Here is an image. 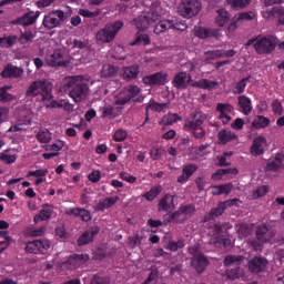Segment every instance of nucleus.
Segmentation results:
<instances>
[{"instance_id":"nucleus-42","label":"nucleus","mask_w":284,"mask_h":284,"mask_svg":"<svg viewBox=\"0 0 284 284\" xmlns=\"http://www.w3.org/2000/svg\"><path fill=\"white\" fill-rule=\"evenodd\" d=\"M178 121H183V118L179 113H168L162 119L163 125H174Z\"/></svg>"},{"instance_id":"nucleus-44","label":"nucleus","mask_w":284,"mask_h":284,"mask_svg":"<svg viewBox=\"0 0 284 284\" xmlns=\"http://www.w3.org/2000/svg\"><path fill=\"white\" fill-rule=\"evenodd\" d=\"M37 37V33L32 31H24L21 32L20 37L18 38V42H20L21 45H26V43H31V41H34V38Z\"/></svg>"},{"instance_id":"nucleus-63","label":"nucleus","mask_w":284,"mask_h":284,"mask_svg":"<svg viewBox=\"0 0 284 284\" xmlns=\"http://www.w3.org/2000/svg\"><path fill=\"white\" fill-rule=\"evenodd\" d=\"M195 34L199 39H210V28L199 27Z\"/></svg>"},{"instance_id":"nucleus-19","label":"nucleus","mask_w":284,"mask_h":284,"mask_svg":"<svg viewBox=\"0 0 284 284\" xmlns=\"http://www.w3.org/2000/svg\"><path fill=\"white\" fill-rule=\"evenodd\" d=\"M199 170V165H196L195 163H189L185 164L182 168V174L180 176H178V183H187L190 181V178L197 172Z\"/></svg>"},{"instance_id":"nucleus-38","label":"nucleus","mask_w":284,"mask_h":284,"mask_svg":"<svg viewBox=\"0 0 284 284\" xmlns=\"http://www.w3.org/2000/svg\"><path fill=\"white\" fill-rule=\"evenodd\" d=\"M217 139L222 145H225L226 143H230V141H234V139H236V133L230 130H221L217 134Z\"/></svg>"},{"instance_id":"nucleus-2","label":"nucleus","mask_w":284,"mask_h":284,"mask_svg":"<svg viewBox=\"0 0 284 284\" xmlns=\"http://www.w3.org/2000/svg\"><path fill=\"white\" fill-rule=\"evenodd\" d=\"M141 94V88L130 84L124 87L114 100V105H126L131 101L133 103H143V97Z\"/></svg>"},{"instance_id":"nucleus-33","label":"nucleus","mask_w":284,"mask_h":284,"mask_svg":"<svg viewBox=\"0 0 284 284\" xmlns=\"http://www.w3.org/2000/svg\"><path fill=\"white\" fill-rule=\"evenodd\" d=\"M225 214V207L220 202L217 204V207L211 209L207 215L204 216V223H207V221H214V219H219V216H223Z\"/></svg>"},{"instance_id":"nucleus-35","label":"nucleus","mask_w":284,"mask_h":284,"mask_svg":"<svg viewBox=\"0 0 284 284\" xmlns=\"http://www.w3.org/2000/svg\"><path fill=\"white\" fill-rule=\"evenodd\" d=\"M216 18H215V23L220 28H223L227 21H230V12H227V9L222 8L216 11Z\"/></svg>"},{"instance_id":"nucleus-11","label":"nucleus","mask_w":284,"mask_h":284,"mask_svg":"<svg viewBox=\"0 0 284 284\" xmlns=\"http://www.w3.org/2000/svg\"><path fill=\"white\" fill-rule=\"evenodd\" d=\"M192 83V74L181 71L176 73L173 78L172 84L176 90H187V85Z\"/></svg>"},{"instance_id":"nucleus-59","label":"nucleus","mask_w":284,"mask_h":284,"mask_svg":"<svg viewBox=\"0 0 284 284\" xmlns=\"http://www.w3.org/2000/svg\"><path fill=\"white\" fill-rule=\"evenodd\" d=\"M268 192H270V186L262 185L254 191L253 196H254V199H261V197L265 196V194H267Z\"/></svg>"},{"instance_id":"nucleus-15","label":"nucleus","mask_w":284,"mask_h":284,"mask_svg":"<svg viewBox=\"0 0 284 284\" xmlns=\"http://www.w3.org/2000/svg\"><path fill=\"white\" fill-rule=\"evenodd\" d=\"M168 108H170V103H159L154 101V99H151L145 106V120L142 125H145V123L150 121V110H152V112H165Z\"/></svg>"},{"instance_id":"nucleus-9","label":"nucleus","mask_w":284,"mask_h":284,"mask_svg":"<svg viewBox=\"0 0 284 284\" xmlns=\"http://www.w3.org/2000/svg\"><path fill=\"white\" fill-rule=\"evenodd\" d=\"M45 63L50 68H64L70 62L68 61L65 50L55 49L52 53L47 54Z\"/></svg>"},{"instance_id":"nucleus-41","label":"nucleus","mask_w":284,"mask_h":284,"mask_svg":"<svg viewBox=\"0 0 284 284\" xmlns=\"http://www.w3.org/2000/svg\"><path fill=\"white\" fill-rule=\"evenodd\" d=\"M161 192H163V186L155 185L150 191L145 192L142 197L146 199L149 202H152L154 199H156V196H159V194H161Z\"/></svg>"},{"instance_id":"nucleus-49","label":"nucleus","mask_w":284,"mask_h":284,"mask_svg":"<svg viewBox=\"0 0 284 284\" xmlns=\"http://www.w3.org/2000/svg\"><path fill=\"white\" fill-rule=\"evenodd\" d=\"M226 2L231 8L243 10L252 3V0H226Z\"/></svg>"},{"instance_id":"nucleus-31","label":"nucleus","mask_w":284,"mask_h":284,"mask_svg":"<svg viewBox=\"0 0 284 284\" xmlns=\"http://www.w3.org/2000/svg\"><path fill=\"white\" fill-rule=\"evenodd\" d=\"M63 108L67 112L72 109V104L68 100L61 99V100H52L50 103L45 104L47 110H59Z\"/></svg>"},{"instance_id":"nucleus-26","label":"nucleus","mask_w":284,"mask_h":284,"mask_svg":"<svg viewBox=\"0 0 284 284\" xmlns=\"http://www.w3.org/2000/svg\"><path fill=\"white\" fill-rule=\"evenodd\" d=\"M39 14H41V12L39 11L27 12L22 17H19L17 19V23L18 26H32V23H36L37 20L39 19Z\"/></svg>"},{"instance_id":"nucleus-27","label":"nucleus","mask_w":284,"mask_h":284,"mask_svg":"<svg viewBox=\"0 0 284 284\" xmlns=\"http://www.w3.org/2000/svg\"><path fill=\"white\" fill-rule=\"evenodd\" d=\"M90 261L89 254H73L70 255L67 260L69 265H73V267H81V265H85L87 262Z\"/></svg>"},{"instance_id":"nucleus-48","label":"nucleus","mask_w":284,"mask_h":284,"mask_svg":"<svg viewBox=\"0 0 284 284\" xmlns=\"http://www.w3.org/2000/svg\"><path fill=\"white\" fill-rule=\"evenodd\" d=\"M204 57L206 61H215V59H222V57H225V51L223 50H212L204 52Z\"/></svg>"},{"instance_id":"nucleus-43","label":"nucleus","mask_w":284,"mask_h":284,"mask_svg":"<svg viewBox=\"0 0 284 284\" xmlns=\"http://www.w3.org/2000/svg\"><path fill=\"white\" fill-rule=\"evenodd\" d=\"M180 210L182 211V214L186 221L192 219V216H194L196 213V206H194V204L181 205Z\"/></svg>"},{"instance_id":"nucleus-29","label":"nucleus","mask_w":284,"mask_h":284,"mask_svg":"<svg viewBox=\"0 0 284 284\" xmlns=\"http://www.w3.org/2000/svg\"><path fill=\"white\" fill-rule=\"evenodd\" d=\"M139 72H141V67L139 64H133L131 67H124L122 69V77L126 81L132 79H136L139 77Z\"/></svg>"},{"instance_id":"nucleus-46","label":"nucleus","mask_w":284,"mask_h":284,"mask_svg":"<svg viewBox=\"0 0 284 284\" xmlns=\"http://www.w3.org/2000/svg\"><path fill=\"white\" fill-rule=\"evenodd\" d=\"M36 138L39 143H50L52 133H50V131L47 129H42L37 133Z\"/></svg>"},{"instance_id":"nucleus-57","label":"nucleus","mask_w":284,"mask_h":284,"mask_svg":"<svg viewBox=\"0 0 284 284\" xmlns=\"http://www.w3.org/2000/svg\"><path fill=\"white\" fill-rule=\"evenodd\" d=\"M102 116L103 119H116L119 114L114 111V106H104L102 108Z\"/></svg>"},{"instance_id":"nucleus-14","label":"nucleus","mask_w":284,"mask_h":284,"mask_svg":"<svg viewBox=\"0 0 284 284\" xmlns=\"http://www.w3.org/2000/svg\"><path fill=\"white\" fill-rule=\"evenodd\" d=\"M48 85V81L45 80H37L31 83V85L26 91V97L34 99V97H39L42 92H45V87Z\"/></svg>"},{"instance_id":"nucleus-60","label":"nucleus","mask_w":284,"mask_h":284,"mask_svg":"<svg viewBox=\"0 0 284 284\" xmlns=\"http://www.w3.org/2000/svg\"><path fill=\"white\" fill-rule=\"evenodd\" d=\"M189 132L192 133L194 139H204L205 138V129L203 128V125L195 126V128L191 129V131H189Z\"/></svg>"},{"instance_id":"nucleus-30","label":"nucleus","mask_w":284,"mask_h":284,"mask_svg":"<svg viewBox=\"0 0 284 284\" xmlns=\"http://www.w3.org/2000/svg\"><path fill=\"white\" fill-rule=\"evenodd\" d=\"M119 201V196H111L103 199L95 205L97 212H105V210H110L113 205H116V202Z\"/></svg>"},{"instance_id":"nucleus-24","label":"nucleus","mask_w":284,"mask_h":284,"mask_svg":"<svg viewBox=\"0 0 284 284\" xmlns=\"http://www.w3.org/2000/svg\"><path fill=\"white\" fill-rule=\"evenodd\" d=\"M284 153H276L273 159H270L266 164L267 172H278L283 165Z\"/></svg>"},{"instance_id":"nucleus-45","label":"nucleus","mask_w":284,"mask_h":284,"mask_svg":"<svg viewBox=\"0 0 284 284\" xmlns=\"http://www.w3.org/2000/svg\"><path fill=\"white\" fill-rule=\"evenodd\" d=\"M251 77L243 78L240 80L233 88V94H243L245 92V88H247V81H250Z\"/></svg>"},{"instance_id":"nucleus-1","label":"nucleus","mask_w":284,"mask_h":284,"mask_svg":"<svg viewBox=\"0 0 284 284\" xmlns=\"http://www.w3.org/2000/svg\"><path fill=\"white\" fill-rule=\"evenodd\" d=\"M64 88L69 91V97L74 103H81L90 94V79L83 75L70 77Z\"/></svg>"},{"instance_id":"nucleus-7","label":"nucleus","mask_w":284,"mask_h":284,"mask_svg":"<svg viewBox=\"0 0 284 284\" xmlns=\"http://www.w3.org/2000/svg\"><path fill=\"white\" fill-rule=\"evenodd\" d=\"M67 18L68 17L63 12V10L51 11L47 16H44L42 26H44L47 30H54V28L63 26Z\"/></svg>"},{"instance_id":"nucleus-40","label":"nucleus","mask_w":284,"mask_h":284,"mask_svg":"<svg viewBox=\"0 0 284 284\" xmlns=\"http://www.w3.org/2000/svg\"><path fill=\"white\" fill-rule=\"evenodd\" d=\"M252 125L255 130H263L270 125V118L257 115L256 119L253 120Z\"/></svg>"},{"instance_id":"nucleus-64","label":"nucleus","mask_w":284,"mask_h":284,"mask_svg":"<svg viewBox=\"0 0 284 284\" xmlns=\"http://www.w3.org/2000/svg\"><path fill=\"white\" fill-rule=\"evenodd\" d=\"M90 284H110V278L101 277L99 275H93V277L91 278Z\"/></svg>"},{"instance_id":"nucleus-32","label":"nucleus","mask_w":284,"mask_h":284,"mask_svg":"<svg viewBox=\"0 0 284 284\" xmlns=\"http://www.w3.org/2000/svg\"><path fill=\"white\" fill-rule=\"evenodd\" d=\"M52 207L53 206L50 204H44L40 213L33 217L34 223H39V221H50V219H52Z\"/></svg>"},{"instance_id":"nucleus-6","label":"nucleus","mask_w":284,"mask_h":284,"mask_svg":"<svg viewBox=\"0 0 284 284\" xmlns=\"http://www.w3.org/2000/svg\"><path fill=\"white\" fill-rule=\"evenodd\" d=\"M245 261V257L243 255H226L224 258V266L225 267H232L230 270V273L227 274V277L231 281H236L241 276V268L239 265H241Z\"/></svg>"},{"instance_id":"nucleus-28","label":"nucleus","mask_w":284,"mask_h":284,"mask_svg":"<svg viewBox=\"0 0 284 284\" xmlns=\"http://www.w3.org/2000/svg\"><path fill=\"white\" fill-rule=\"evenodd\" d=\"M193 261L195 263L197 274H203L205 268L210 265V260H207V257L201 253L195 254Z\"/></svg>"},{"instance_id":"nucleus-20","label":"nucleus","mask_w":284,"mask_h":284,"mask_svg":"<svg viewBox=\"0 0 284 284\" xmlns=\"http://www.w3.org/2000/svg\"><path fill=\"white\" fill-rule=\"evenodd\" d=\"M267 267V260L265 257H254L248 261V270L252 274H261Z\"/></svg>"},{"instance_id":"nucleus-37","label":"nucleus","mask_w":284,"mask_h":284,"mask_svg":"<svg viewBox=\"0 0 284 284\" xmlns=\"http://www.w3.org/2000/svg\"><path fill=\"white\" fill-rule=\"evenodd\" d=\"M210 244L214 245V247H232V240L225 237L222 239L221 235L217 236H211Z\"/></svg>"},{"instance_id":"nucleus-10","label":"nucleus","mask_w":284,"mask_h":284,"mask_svg":"<svg viewBox=\"0 0 284 284\" xmlns=\"http://www.w3.org/2000/svg\"><path fill=\"white\" fill-rule=\"evenodd\" d=\"M205 121H207V114L203 113V111H194L185 120L184 130L185 132H192V129L201 128Z\"/></svg>"},{"instance_id":"nucleus-55","label":"nucleus","mask_w":284,"mask_h":284,"mask_svg":"<svg viewBox=\"0 0 284 284\" xmlns=\"http://www.w3.org/2000/svg\"><path fill=\"white\" fill-rule=\"evenodd\" d=\"M17 41H19V37L8 36L4 38H1V45L3 48H12V45H14V43H17Z\"/></svg>"},{"instance_id":"nucleus-12","label":"nucleus","mask_w":284,"mask_h":284,"mask_svg":"<svg viewBox=\"0 0 284 284\" xmlns=\"http://www.w3.org/2000/svg\"><path fill=\"white\" fill-rule=\"evenodd\" d=\"M24 72L23 68L8 63L1 72V77L2 79H21Z\"/></svg>"},{"instance_id":"nucleus-16","label":"nucleus","mask_w":284,"mask_h":284,"mask_svg":"<svg viewBox=\"0 0 284 284\" xmlns=\"http://www.w3.org/2000/svg\"><path fill=\"white\" fill-rule=\"evenodd\" d=\"M99 232H101V229H99V226L89 227L78 239L79 247H83V245H88V243H92V241H94V236H97V234H99Z\"/></svg>"},{"instance_id":"nucleus-13","label":"nucleus","mask_w":284,"mask_h":284,"mask_svg":"<svg viewBox=\"0 0 284 284\" xmlns=\"http://www.w3.org/2000/svg\"><path fill=\"white\" fill-rule=\"evenodd\" d=\"M256 13H254L253 11L237 13L229 26L230 32H234V30L239 28V23H243V21H254Z\"/></svg>"},{"instance_id":"nucleus-56","label":"nucleus","mask_w":284,"mask_h":284,"mask_svg":"<svg viewBox=\"0 0 284 284\" xmlns=\"http://www.w3.org/2000/svg\"><path fill=\"white\" fill-rule=\"evenodd\" d=\"M128 139V131L123 129H118L113 134V141L115 143H123Z\"/></svg>"},{"instance_id":"nucleus-23","label":"nucleus","mask_w":284,"mask_h":284,"mask_svg":"<svg viewBox=\"0 0 284 284\" xmlns=\"http://www.w3.org/2000/svg\"><path fill=\"white\" fill-rule=\"evenodd\" d=\"M65 214L69 216H80L81 221L88 223V221H92V214L90 211L81 207H73L65 211Z\"/></svg>"},{"instance_id":"nucleus-62","label":"nucleus","mask_w":284,"mask_h":284,"mask_svg":"<svg viewBox=\"0 0 284 284\" xmlns=\"http://www.w3.org/2000/svg\"><path fill=\"white\" fill-rule=\"evenodd\" d=\"M38 245V251L40 254H43V252H48V248L50 247V241L48 240H36Z\"/></svg>"},{"instance_id":"nucleus-47","label":"nucleus","mask_w":284,"mask_h":284,"mask_svg":"<svg viewBox=\"0 0 284 284\" xmlns=\"http://www.w3.org/2000/svg\"><path fill=\"white\" fill-rule=\"evenodd\" d=\"M237 234L242 239H247V236H252V227L247 225L246 223H242L236 225Z\"/></svg>"},{"instance_id":"nucleus-22","label":"nucleus","mask_w":284,"mask_h":284,"mask_svg":"<svg viewBox=\"0 0 284 284\" xmlns=\"http://www.w3.org/2000/svg\"><path fill=\"white\" fill-rule=\"evenodd\" d=\"M265 143H267L265 136L258 135L254 138L251 146V154H253V156H261V154H265V149L263 148Z\"/></svg>"},{"instance_id":"nucleus-52","label":"nucleus","mask_w":284,"mask_h":284,"mask_svg":"<svg viewBox=\"0 0 284 284\" xmlns=\"http://www.w3.org/2000/svg\"><path fill=\"white\" fill-rule=\"evenodd\" d=\"M40 95L42 97V103H44V105H48V103H52V99H54V95H52V91H50V83L45 85V91H42Z\"/></svg>"},{"instance_id":"nucleus-34","label":"nucleus","mask_w":284,"mask_h":284,"mask_svg":"<svg viewBox=\"0 0 284 284\" xmlns=\"http://www.w3.org/2000/svg\"><path fill=\"white\" fill-rule=\"evenodd\" d=\"M174 28V20H162L154 27V34H163V32H168V30H172Z\"/></svg>"},{"instance_id":"nucleus-58","label":"nucleus","mask_w":284,"mask_h":284,"mask_svg":"<svg viewBox=\"0 0 284 284\" xmlns=\"http://www.w3.org/2000/svg\"><path fill=\"white\" fill-rule=\"evenodd\" d=\"M150 37L148 34H140L132 42V45H150Z\"/></svg>"},{"instance_id":"nucleus-50","label":"nucleus","mask_w":284,"mask_h":284,"mask_svg":"<svg viewBox=\"0 0 284 284\" xmlns=\"http://www.w3.org/2000/svg\"><path fill=\"white\" fill-rule=\"evenodd\" d=\"M215 110L223 114H234V106L230 103H217Z\"/></svg>"},{"instance_id":"nucleus-39","label":"nucleus","mask_w":284,"mask_h":284,"mask_svg":"<svg viewBox=\"0 0 284 284\" xmlns=\"http://www.w3.org/2000/svg\"><path fill=\"white\" fill-rule=\"evenodd\" d=\"M119 74V67H114L112 64H104L101 70V77L103 79H110L112 77H116Z\"/></svg>"},{"instance_id":"nucleus-51","label":"nucleus","mask_w":284,"mask_h":284,"mask_svg":"<svg viewBox=\"0 0 284 284\" xmlns=\"http://www.w3.org/2000/svg\"><path fill=\"white\" fill-rule=\"evenodd\" d=\"M1 252H6L10 244L12 243V236H9L8 232L1 231Z\"/></svg>"},{"instance_id":"nucleus-36","label":"nucleus","mask_w":284,"mask_h":284,"mask_svg":"<svg viewBox=\"0 0 284 284\" xmlns=\"http://www.w3.org/2000/svg\"><path fill=\"white\" fill-rule=\"evenodd\" d=\"M166 221H168V223H175L178 225H181V224L185 223V221H187V220H185V215H183L181 207H179V210L169 214Z\"/></svg>"},{"instance_id":"nucleus-54","label":"nucleus","mask_w":284,"mask_h":284,"mask_svg":"<svg viewBox=\"0 0 284 284\" xmlns=\"http://www.w3.org/2000/svg\"><path fill=\"white\" fill-rule=\"evenodd\" d=\"M143 242V236L139 232L134 233L133 236L129 237V245L134 250V247H140Z\"/></svg>"},{"instance_id":"nucleus-61","label":"nucleus","mask_w":284,"mask_h":284,"mask_svg":"<svg viewBox=\"0 0 284 284\" xmlns=\"http://www.w3.org/2000/svg\"><path fill=\"white\" fill-rule=\"evenodd\" d=\"M1 161H3V163H7L8 165L14 163V161H17V155L16 154H11L10 151H6L4 153L1 154Z\"/></svg>"},{"instance_id":"nucleus-3","label":"nucleus","mask_w":284,"mask_h":284,"mask_svg":"<svg viewBox=\"0 0 284 284\" xmlns=\"http://www.w3.org/2000/svg\"><path fill=\"white\" fill-rule=\"evenodd\" d=\"M123 26L125 24L121 20L106 23L104 28L100 29L95 33V39L100 43H112V41L116 39V34L121 32V29L123 28Z\"/></svg>"},{"instance_id":"nucleus-4","label":"nucleus","mask_w":284,"mask_h":284,"mask_svg":"<svg viewBox=\"0 0 284 284\" xmlns=\"http://www.w3.org/2000/svg\"><path fill=\"white\" fill-rule=\"evenodd\" d=\"M278 39L274 36H258L253 48L257 54H272L276 50Z\"/></svg>"},{"instance_id":"nucleus-25","label":"nucleus","mask_w":284,"mask_h":284,"mask_svg":"<svg viewBox=\"0 0 284 284\" xmlns=\"http://www.w3.org/2000/svg\"><path fill=\"white\" fill-rule=\"evenodd\" d=\"M237 105L240 108V112L245 116H250V114H252V100L246 95H240L237 98Z\"/></svg>"},{"instance_id":"nucleus-17","label":"nucleus","mask_w":284,"mask_h":284,"mask_svg":"<svg viewBox=\"0 0 284 284\" xmlns=\"http://www.w3.org/2000/svg\"><path fill=\"white\" fill-rule=\"evenodd\" d=\"M145 85H165L168 83V73L158 72L143 78Z\"/></svg>"},{"instance_id":"nucleus-18","label":"nucleus","mask_w":284,"mask_h":284,"mask_svg":"<svg viewBox=\"0 0 284 284\" xmlns=\"http://www.w3.org/2000/svg\"><path fill=\"white\" fill-rule=\"evenodd\" d=\"M255 236L260 243H270L274 239V232L270 231L266 224H261L257 226Z\"/></svg>"},{"instance_id":"nucleus-5","label":"nucleus","mask_w":284,"mask_h":284,"mask_svg":"<svg viewBox=\"0 0 284 284\" xmlns=\"http://www.w3.org/2000/svg\"><path fill=\"white\" fill-rule=\"evenodd\" d=\"M161 19V14L154 10H150L148 12H144L142 16H139L134 20H132V26H135V28L140 31L148 30L150 28V24L155 23V21H159Z\"/></svg>"},{"instance_id":"nucleus-53","label":"nucleus","mask_w":284,"mask_h":284,"mask_svg":"<svg viewBox=\"0 0 284 284\" xmlns=\"http://www.w3.org/2000/svg\"><path fill=\"white\" fill-rule=\"evenodd\" d=\"M276 14H278V7H273L262 11L263 19H266L267 21H272Z\"/></svg>"},{"instance_id":"nucleus-21","label":"nucleus","mask_w":284,"mask_h":284,"mask_svg":"<svg viewBox=\"0 0 284 284\" xmlns=\"http://www.w3.org/2000/svg\"><path fill=\"white\" fill-rule=\"evenodd\" d=\"M174 195L165 194L158 203V212H171L174 210Z\"/></svg>"},{"instance_id":"nucleus-8","label":"nucleus","mask_w":284,"mask_h":284,"mask_svg":"<svg viewBox=\"0 0 284 284\" xmlns=\"http://www.w3.org/2000/svg\"><path fill=\"white\" fill-rule=\"evenodd\" d=\"M201 8L202 4L199 0H184L179 7V12L184 19H192V17H196L201 12Z\"/></svg>"}]
</instances>
